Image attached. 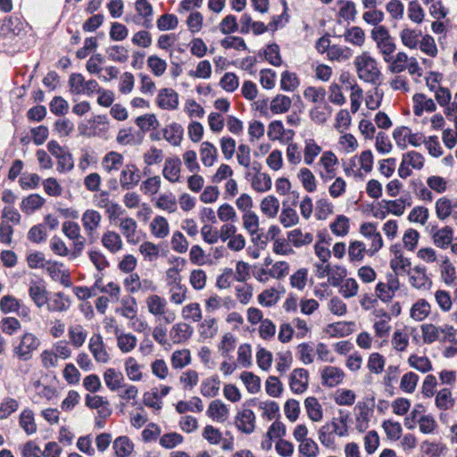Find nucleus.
<instances>
[{"instance_id":"69168bd1","label":"nucleus","mask_w":457,"mask_h":457,"mask_svg":"<svg viewBox=\"0 0 457 457\" xmlns=\"http://www.w3.org/2000/svg\"><path fill=\"white\" fill-rule=\"evenodd\" d=\"M266 392L272 397H278L283 391V385L275 376H270L266 380Z\"/></svg>"},{"instance_id":"4468645a","label":"nucleus","mask_w":457,"mask_h":457,"mask_svg":"<svg viewBox=\"0 0 457 457\" xmlns=\"http://www.w3.org/2000/svg\"><path fill=\"white\" fill-rule=\"evenodd\" d=\"M29 295L34 303L39 308L46 304L48 301V292L46 287L37 284L36 282L31 283L29 289Z\"/></svg>"},{"instance_id":"4d7b16f0","label":"nucleus","mask_w":457,"mask_h":457,"mask_svg":"<svg viewBox=\"0 0 457 457\" xmlns=\"http://www.w3.org/2000/svg\"><path fill=\"white\" fill-rule=\"evenodd\" d=\"M324 272H326V275L328 277V280L335 287L338 286L342 282L343 278L346 274L345 268L337 266L335 269L331 270L329 265L325 266Z\"/></svg>"},{"instance_id":"f3484780","label":"nucleus","mask_w":457,"mask_h":457,"mask_svg":"<svg viewBox=\"0 0 457 457\" xmlns=\"http://www.w3.org/2000/svg\"><path fill=\"white\" fill-rule=\"evenodd\" d=\"M113 449L117 457H128L134 449V445L126 436L117 437L113 442Z\"/></svg>"},{"instance_id":"774afa93","label":"nucleus","mask_w":457,"mask_h":457,"mask_svg":"<svg viewBox=\"0 0 457 457\" xmlns=\"http://www.w3.org/2000/svg\"><path fill=\"white\" fill-rule=\"evenodd\" d=\"M123 156L117 152H110L104 158V163L109 171L118 170L122 164Z\"/></svg>"},{"instance_id":"49530a36","label":"nucleus","mask_w":457,"mask_h":457,"mask_svg":"<svg viewBox=\"0 0 457 457\" xmlns=\"http://www.w3.org/2000/svg\"><path fill=\"white\" fill-rule=\"evenodd\" d=\"M153 234L159 237L163 238L169 234V225L165 218L157 216L151 223Z\"/></svg>"},{"instance_id":"6e6d98bb","label":"nucleus","mask_w":457,"mask_h":457,"mask_svg":"<svg viewBox=\"0 0 457 457\" xmlns=\"http://www.w3.org/2000/svg\"><path fill=\"white\" fill-rule=\"evenodd\" d=\"M183 442V436L177 432L164 434L160 438V445L165 449H172Z\"/></svg>"},{"instance_id":"de8ad7c7","label":"nucleus","mask_w":457,"mask_h":457,"mask_svg":"<svg viewBox=\"0 0 457 457\" xmlns=\"http://www.w3.org/2000/svg\"><path fill=\"white\" fill-rule=\"evenodd\" d=\"M136 123L143 133L159 126V121L154 114H145L139 116L136 119Z\"/></svg>"},{"instance_id":"9d476101","label":"nucleus","mask_w":457,"mask_h":457,"mask_svg":"<svg viewBox=\"0 0 457 457\" xmlns=\"http://www.w3.org/2000/svg\"><path fill=\"white\" fill-rule=\"evenodd\" d=\"M101 215L97 211L87 210L82 215V224L87 231V236L93 235V233L98 228L101 222Z\"/></svg>"},{"instance_id":"37998d69","label":"nucleus","mask_w":457,"mask_h":457,"mask_svg":"<svg viewBox=\"0 0 457 457\" xmlns=\"http://www.w3.org/2000/svg\"><path fill=\"white\" fill-rule=\"evenodd\" d=\"M110 60L113 62H125L129 59V51L122 46H112L106 49Z\"/></svg>"},{"instance_id":"6ab92c4d","label":"nucleus","mask_w":457,"mask_h":457,"mask_svg":"<svg viewBox=\"0 0 457 457\" xmlns=\"http://www.w3.org/2000/svg\"><path fill=\"white\" fill-rule=\"evenodd\" d=\"M47 310L50 312H64L69 308V298L63 293H56L47 301Z\"/></svg>"},{"instance_id":"5fc2aeb1","label":"nucleus","mask_w":457,"mask_h":457,"mask_svg":"<svg viewBox=\"0 0 457 457\" xmlns=\"http://www.w3.org/2000/svg\"><path fill=\"white\" fill-rule=\"evenodd\" d=\"M19 403L17 400L6 397L0 403V420H4L17 411Z\"/></svg>"},{"instance_id":"a19ab883","label":"nucleus","mask_w":457,"mask_h":457,"mask_svg":"<svg viewBox=\"0 0 457 457\" xmlns=\"http://www.w3.org/2000/svg\"><path fill=\"white\" fill-rule=\"evenodd\" d=\"M382 428L390 440L396 441L402 436L403 429L399 422L387 420L383 422Z\"/></svg>"},{"instance_id":"72a5a7b5","label":"nucleus","mask_w":457,"mask_h":457,"mask_svg":"<svg viewBox=\"0 0 457 457\" xmlns=\"http://www.w3.org/2000/svg\"><path fill=\"white\" fill-rule=\"evenodd\" d=\"M149 312L154 315H162L165 312L167 302L157 295H150L146 300Z\"/></svg>"},{"instance_id":"e433bc0d","label":"nucleus","mask_w":457,"mask_h":457,"mask_svg":"<svg viewBox=\"0 0 457 457\" xmlns=\"http://www.w3.org/2000/svg\"><path fill=\"white\" fill-rule=\"evenodd\" d=\"M421 332L424 343L432 344L436 341L441 342L439 327L431 323L423 324L421 325Z\"/></svg>"},{"instance_id":"3c124183","label":"nucleus","mask_w":457,"mask_h":457,"mask_svg":"<svg viewBox=\"0 0 457 457\" xmlns=\"http://www.w3.org/2000/svg\"><path fill=\"white\" fill-rule=\"evenodd\" d=\"M18 19H5L2 21L0 25V33L4 36L12 35H19L21 29L19 26Z\"/></svg>"},{"instance_id":"7ed1b4c3","label":"nucleus","mask_w":457,"mask_h":457,"mask_svg":"<svg viewBox=\"0 0 457 457\" xmlns=\"http://www.w3.org/2000/svg\"><path fill=\"white\" fill-rule=\"evenodd\" d=\"M436 214L440 220H445L451 215L457 219V199L452 200L446 196L440 197L436 202Z\"/></svg>"},{"instance_id":"338daca9","label":"nucleus","mask_w":457,"mask_h":457,"mask_svg":"<svg viewBox=\"0 0 457 457\" xmlns=\"http://www.w3.org/2000/svg\"><path fill=\"white\" fill-rule=\"evenodd\" d=\"M182 316L186 320H192L195 322L200 321L202 319L200 305L196 303H193L184 306Z\"/></svg>"},{"instance_id":"dca6fc26","label":"nucleus","mask_w":457,"mask_h":457,"mask_svg":"<svg viewBox=\"0 0 457 457\" xmlns=\"http://www.w3.org/2000/svg\"><path fill=\"white\" fill-rule=\"evenodd\" d=\"M103 245L111 253H115L122 248L120 236L114 231H107L102 237Z\"/></svg>"},{"instance_id":"2f4dec72","label":"nucleus","mask_w":457,"mask_h":457,"mask_svg":"<svg viewBox=\"0 0 457 457\" xmlns=\"http://www.w3.org/2000/svg\"><path fill=\"white\" fill-rule=\"evenodd\" d=\"M279 209V202L273 195L264 197L261 203L262 212L270 218L276 217Z\"/></svg>"},{"instance_id":"39448f33","label":"nucleus","mask_w":457,"mask_h":457,"mask_svg":"<svg viewBox=\"0 0 457 457\" xmlns=\"http://www.w3.org/2000/svg\"><path fill=\"white\" fill-rule=\"evenodd\" d=\"M237 428L245 434H251L255 428V415L250 409H244L236 417Z\"/></svg>"},{"instance_id":"f03ea898","label":"nucleus","mask_w":457,"mask_h":457,"mask_svg":"<svg viewBox=\"0 0 457 457\" xmlns=\"http://www.w3.org/2000/svg\"><path fill=\"white\" fill-rule=\"evenodd\" d=\"M39 345V338L33 333L27 332L21 337L19 344L13 347V353L20 360L29 361Z\"/></svg>"},{"instance_id":"aec40b11","label":"nucleus","mask_w":457,"mask_h":457,"mask_svg":"<svg viewBox=\"0 0 457 457\" xmlns=\"http://www.w3.org/2000/svg\"><path fill=\"white\" fill-rule=\"evenodd\" d=\"M184 129L181 125L172 123L163 130V137L171 145L177 146L180 144Z\"/></svg>"},{"instance_id":"bf43d9fd","label":"nucleus","mask_w":457,"mask_h":457,"mask_svg":"<svg viewBox=\"0 0 457 457\" xmlns=\"http://www.w3.org/2000/svg\"><path fill=\"white\" fill-rule=\"evenodd\" d=\"M190 360L188 350L175 351L171 356V364L175 369H182L190 362Z\"/></svg>"},{"instance_id":"0e129e2a","label":"nucleus","mask_w":457,"mask_h":457,"mask_svg":"<svg viewBox=\"0 0 457 457\" xmlns=\"http://www.w3.org/2000/svg\"><path fill=\"white\" fill-rule=\"evenodd\" d=\"M378 48L380 50L383 54L384 60L386 62H390L393 59L392 54L395 51L396 46L394 42V38L392 37H388L379 44L377 45Z\"/></svg>"},{"instance_id":"c9c22d12","label":"nucleus","mask_w":457,"mask_h":457,"mask_svg":"<svg viewBox=\"0 0 457 457\" xmlns=\"http://www.w3.org/2000/svg\"><path fill=\"white\" fill-rule=\"evenodd\" d=\"M20 425L28 435L34 434L37 431L34 413L31 410L26 409L21 413Z\"/></svg>"},{"instance_id":"a18cd8bd","label":"nucleus","mask_w":457,"mask_h":457,"mask_svg":"<svg viewBox=\"0 0 457 457\" xmlns=\"http://www.w3.org/2000/svg\"><path fill=\"white\" fill-rule=\"evenodd\" d=\"M351 56L352 50L349 47H342L337 45L332 46L328 52V57L332 61H345Z\"/></svg>"},{"instance_id":"f257e3e1","label":"nucleus","mask_w":457,"mask_h":457,"mask_svg":"<svg viewBox=\"0 0 457 457\" xmlns=\"http://www.w3.org/2000/svg\"><path fill=\"white\" fill-rule=\"evenodd\" d=\"M354 65L360 79L376 84L380 79L381 72L378 62L369 52H363L361 55L355 57Z\"/></svg>"},{"instance_id":"6e6552de","label":"nucleus","mask_w":457,"mask_h":457,"mask_svg":"<svg viewBox=\"0 0 457 457\" xmlns=\"http://www.w3.org/2000/svg\"><path fill=\"white\" fill-rule=\"evenodd\" d=\"M337 419L333 418L331 422L324 424L319 430V440L326 447H333L335 439L333 435L337 433L338 424Z\"/></svg>"},{"instance_id":"09e8293b","label":"nucleus","mask_w":457,"mask_h":457,"mask_svg":"<svg viewBox=\"0 0 457 457\" xmlns=\"http://www.w3.org/2000/svg\"><path fill=\"white\" fill-rule=\"evenodd\" d=\"M252 187L258 192H265L271 187V179L266 173H259L253 178Z\"/></svg>"},{"instance_id":"7c9ffc66","label":"nucleus","mask_w":457,"mask_h":457,"mask_svg":"<svg viewBox=\"0 0 457 457\" xmlns=\"http://www.w3.org/2000/svg\"><path fill=\"white\" fill-rule=\"evenodd\" d=\"M120 227L129 243L133 244V245L137 243V240H136L134 238L135 232H136L137 227V222L134 219H132V218L122 219L120 221Z\"/></svg>"},{"instance_id":"052dcab7","label":"nucleus","mask_w":457,"mask_h":457,"mask_svg":"<svg viewBox=\"0 0 457 457\" xmlns=\"http://www.w3.org/2000/svg\"><path fill=\"white\" fill-rule=\"evenodd\" d=\"M286 132L284 126L280 120H273L269 124L267 136L272 140L283 141V136Z\"/></svg>"},{"instance_id":"2eb2a0df","label":"nucleus","mask_w":457,"mask_h":457,"mask_svg":"<svg viewBox=\"0 0 457 457\" xmlns=\"http://www.w3.org/2000/svg\"><path fill=\"white\" fill-rule=\"evenodd\" d=\"M180 160L179 158H168L162 170L163 177L170 182H176L179 178Z\"/></svg>"},{"instance_id":"c85d7f7f","label":"nucleus","mask_w":457,"mask_h":457,"mask_svg":"<svg viewBox=\"0 0 457 457\" xmlns=\"http://www.w3.org/2000/svg\"><path fill=\"white\" fill-rule=\"evenodd\" d=\"M87 331L81 325H75L69 328V337L71 345L79 348L83 345L87 338Z\"/></svg>"},{"instance_id":"412c9836","label":"nucleus","mask_w":457,"mask_h":457,"mask_svg":"<svg viewBox=\"0 0 457 457\" xmlns=\"http://www.w3.org/2000/svg\"><path fill=\"white\" fill-rule=\"evenodd\" d=\"M307 415L312 421L322 420V408L317 398L313 396L307 397L304 401Z\"/></svg>"},{"instance_id":"cd10ccee","label":"nucleus","mask_w":457,"mask_h":457,"mask_svg":"<svg viewBox=\"0 0 457 457\" xmlns=\"http://www.w3.org/2000/svg\"><path fill=\"white\" fill-rule=\"evenodd\" d=\"M217 157V148L210 142H204L201 145V161L204 165L210 167Z\"/></svg>"},{"instance_id":"a878e982","label":"nucleus","mask_w":457,"mask_h":457,"mask_svg":"<svg viewBox=\"0 0 457 457\" xmlns=\"http://www.w3.org/2000/svg\"><path fill=\"white\" fill-rule=\"evenodd\" d=\"M207 414L213 420H224L228 417V410L221 401L215 400L210 403Z\"/></svg>"},{"instance_id":"473e14b6","label":"nucleus","mask_w":457,"mask_h":457,"mask_svg":"<svg viewBox=\"0 0 457 457\" xmlns=\"http://www.w3.org/2000/svg\"><path fill=\"white\" fill-rule=\"evenodd\" d=\"M436 405L440 410H449L454 405V399L449 388H443L436 395Z\"/></svg>"},{"instance_id":"a211bd4d","label":"nucleus","mask_w":457,"mask_h":457,"mask_svg":"<svg viewBox=\"0 0 457 457\" xmlns=\"http://www.w3.org/2000/svg\"><path fill=\"white\" fill-rule=\"evenodd\" d=\"M104 379L107 387L111 391H116L121 387L124 377L121 372L117 371L115 369H107L104 374Z\"/></svg>"},{"instance_id":"13d9d810","label":"nucleus","mask_w":457,"mask_h":457,"mask_svg":"<svg viewBox=\"0 0 457 457\" xmlns=\"http://www.w3.org/2000/svg\"><path fill=\"white\" fill-rule=\"evenodd\" d=\"M179 24V20L174 14H163L156 21V25L159 30H170L174 29Z\"/></svg>"},{"instance_id":"4c0bfd02","label":"nucleus","mask_w":457,"mask_h":457,"mask_svg":"<svg viewBox=\"0 0 457 457\" xmlns=\"http://www.w3.org/2000/svg\"><path fill=\"white\" fill-rule=\"evenodd\" d=\"M220 390V380L217 377H212L203 381L201 393L205 397H214Z\"/></svg>"},{"instance_id":"8fccbe9b","label":"nucleus","mask_w":457,"mask_h":457,"mask_svg":"<svg viewBox=\"0 0 457 457\" xmlns=\"http://www.w3.org/2000/svg\"><path fill=\"white\" fill-rule=\"evenodd\" d=\"M410 365L417 370L426 373L432 370V364L429 359L426 356L411 355L409 358Z\"/></svg>"},{"instance_id":"393cba45","label":"nucleus","mask_w":457,"mask_h":457,"mask_svg":"<svg viewBox=\"0 0 457 457\" xmlns=\"http://www.w3.org/2000/svg\"><path fill=\"white\" fill-rule=\"evenodd\" d=\"M284 208L279 216V220L285 228L292 227L299 222V217L296 211L288 205L287 201L283 202Z\"/></svg>"},{"instance_id":"4be33fe9","label":"nucleus","mask_w":457,"mask_h":457,"mask_svg":"<svg viewBox=\"0 0 457 457\" xmlns=\"http://www.w3.org/2000/svg\"><path fill=\"white\" fill-rule=\"evenodd\" d=\"M453 235V229L448 226L438 229L433 234L434 244L439 248H446L452 243Z\"/></svg>"},{"instance_id":"20e7f679","label":"nucleus","mask_w":457,"mask_h":457,"mask_svg":"<svg viewBox=\"0 0 457 457\" xmlns=\"http://www.w3.org/2000/svg\"><path fill=\"white\" fill-rule=\"evenodd\" d=\"M139 170L135 164H127L120 172V183L124 190L134 188L140 181Z\"/></svg>"},{"instance_id":"1a4fd4ad","label":"nucleus","mask_w":457,"mask_h":457,"mask_svg":"<svg viewBox=\"0 0 457 457\" xmlns=\"http://www.w3.org/2000/svg\"><path fill=\"white\" fill-rule=\"evenodd\" d=\"M157 104L162 109H177L179 105V96L172 88H163L157 96Z\"/></svg>"},{"instance_id":"0eeeda50","label":"nucleus","mask_w":457,"mask_h":457,"mask_svg":"<svg viewBox=\"0 0 457 457\" xmlns=\"http://www.w3.org/2000/svg\"><path fill=\"white\" fill-rule=\"evenodd\" d=\"M88 347L96 361L106 363L109 361V354L104 348L103 337L100 334L92 336Z\"/></svg>"},{"instance_id":"423d86ee","label":"nucleus","mask_w":457,"mask_h":457,"mask_svg":"<svg viewBox=\"0 0 457 457\" xmlns=\"http://www.w3.org/2000/svg\"><path fill=\"white\" fill-rule=\"evenodd\" d=\"M289 385L294 393H303L308 386V371L302 368L295 369L290 375Z\"/></svg>"},{"instance_id":"c756f323","label":"nucleus","mask_w":457,"mask_h":457,"mask_svg":"<svg viewBox=\"0 0 457 457\" xmlns=\"http://www.w3.org/2000/svg\"><path fill=\"white\" fill-rule=\"evenodd\" d=\"M345 40L354 46H361L365 41V34L361 28L354 26L348 29L344 34Z\"/></svg>"},{"instance_id":"bb28decb","label":"nucleus","mask_w":457,"mask_h":457,"mask_svg":"<svg viewBox=\"0 0 457 457\" xmlns=\"http://www.w3.org/2000/svg\"><path fill=\"white\" fill-rule=\"evenodd\" d=\"M288 240L291 241L295 247H301L309 245L313 240V236L311 233L303 234L300 228H295L288 232Z\"/></svg>"},{"instance_id":"e2e57ef3","label":"nucleus","mask_w":457,"mask_h":457,"mask_svg":"<svg viewBox=\"0 0 457 457\" xmlns=\"http://www.w3.org/2000/svg\"><path fill=\"white\" fill-rule=\"evenodd\" d=\"M299 85L298 79L295 73L287 71L281 75L280 87L285 91H294Z\"/></svg>"},{"instance_id":"c03bdc74","label":"nucleus","mask_w":457,"mask_h":457,"mask_svg":"<svg viewBox=\"0 0 457 457\" xmlns=\"http://www.w3.org/2000/svg\"><path fill=\"white\" fill-rule=\"evenodd\" d=\"M383 204H385L386 208L389 212L401 216L404 212L405 205H411V203L406 202L403 198H399L396 200H382Z\"/></svg>"},{"instance_id":"9b49d317","label":"nucleus","mask_w":457,"mask_h":457,"mask_svg":"<svg viewBox=\"0 0 457 457\" xmlns=\"http://www.w3.org/2000/svg\"><path fill=\"white\" fill-rule=\"evenodd\" d=\"M323 384L333 387L341 383L344 378V372L337 367L328 366L321 373Z\"/></svg>"},{"instance_id":"864d4df0","label":"nucleus","mask_w":457,"mask_h":457,"mask_svg":"<svg viewBox=\"0 0 457 457\" xmlns=\"http://www.w3.org/2000/svg\"><path fill=\"white\" fill-rule=\"evenodd\" d=\"M419 381V376L414 372L405 373L400 383V387L406 393H413Z\"/></svg>"},{"instance_id":"5701e85b","label":"nucleus","mask_w":457,"mask_h":457,"mask_svg":"<svg viewBox=\"0 0 457 457\" xmlns=\"http://www.w3.org/2000/svg\"><path fill=\"white\" fill-rule=\"evenodd\" d=\"M430 312V304L425 299L418 300L411 309V317L418 321L426 319Z\"/></svg>"},{"instance_id":"f8f14e48","label":"nucleus","mask_w":457,"mask_h":457,"mask_svg":"<svg viewBox=\"0 0 457 457\" xmlns=\"http://www.w3.org/2000/svg\"><path fill=\"white\" fill-rule=\"evenodd\" d=\"M193 334V328L187 323H177L170 330V338L174 344L187 341Z\"/></svg>"},{"instance_id":"f704fd0d","label":"nucleus","mask_w":457,"mask_h":457,"mask_svg":"<svg viewBox=\"0 0 457 457\" xmlns=\"http://www.w3.org/2000/svg\"><path fill=\"white\" fill-rule=\"evenodd\" d=\"M176 410L179 413H185L187 411L201 412L204 410L202 400L195 396L189 402L179 401L177 403Z\"/></svg>"},{"instance_id":"680f3d73","label":"nucleus","mask_w":457,"mask_h":457,"mask_svg":"<svg viewBox=\"0 0 457 457\" xmlns=\"http://www.w3.org/2000/svg\"><path fill=\"white\" fill-rule=\"evenodd\" d=\"M455 268L450 260L445 257L441 265V275L445 284L451 285L456 278Z\"/></svg>"},{"instance_id":"ddd939ff","label":"nucleus","mask_w":457,"mask_h":457,"mask_svg":"<svg viewBox=\"0 0 457 457\" xmlns=\"http://www.w3.org/2000/svg\"><path fill=\"white\" fill-rule=\"evenodd\" d=\"M46 200L38 194H31L23 198L21 204V209L27 214H31L35 211L40 209Z\"/></svg>"},{"instance_id":"603ef678","label":"nucleus","mask_w":457,"mask_h":457,"mask_svg":"<svg viewBox=\"0 0 457 457\" xmlns=\"http://www.w3.org/2000/svg\"><path fill=\"white\" fill-rule=\"evenodd\" d=\"M349 220L344 215H338L334 222L330 224V229L337 236H345L348 233Z\"/></svg>"},{"instance_id":"58836bf2","label":"nucleus","mask_w":457,"mask_h":457,"mask_svg":"<svg viewBox=\"0 0 457 457\" xmlns=\"http://www.w3.org/2000/svg\"><path fill=\"white\" fill-rule=\"evenodd\" d=\"M290 97L284 95H278L270 103V110L273 113H283L291 107Z\"/></svg>"},{"instance_id":"79ce46f5","label":"nucleus","mask_w":457,"mask_h":457,"mask_svg":"<svg viewBox=\"0 0 457 457\" xmlns=\"http://www.w3.org/2000/svg\"><path fill=\"white\" fill-rule=\"evenodd\" d=\"M243 225L249 234L253 236L259 229V217L255 212L248 210L243 215Z\"/></svg>"},{"instance_id":"b1692460","label":"nucleus","mask_w":457,"mask_h":457,"mask_svg":"<svg viewBox=\"0 0 457 457\" xmlns=\"http://www.w3.org/2000/svg\"><path fill=\"white\" fill-rule=\"evenodd\" d=\"M420 35V31L405 28L400 32V38L403 46L415 49L419 45Z\"/></svg>"},{"instance_id":"ea45409f","label":"nucleus","mask_w":457,"mask_h":457,"mask_svg":"<svg viewBox=\"0 0 457 457\" xmlns=\"http://www.w3.org/2000/svg\"><path fill=\"white\" fill-rule=\"evenodd\" d=\"M240 378L245 383L249 393L255 394L260 391L261 379L258 376L250 371H244Z\"/></svg>"}]
</instances>
